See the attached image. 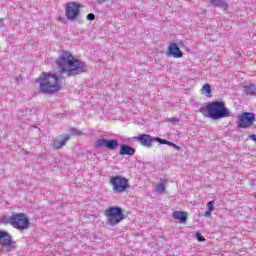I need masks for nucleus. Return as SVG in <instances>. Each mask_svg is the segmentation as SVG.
Wrapping results in <instances>:
<instances>
[{
  "label": "nucleus",
  "instance_id": "7",
  "mask_svg": "<svg viewBox=\"0 0 256 256\" xmlns=\"http://www.w3.org/2000/svg\"><path fill=\"white\" fill-rule=\"evenodd\" d=\"M83 9V5L79 2H69L65 7V15L68 21H77Z\"/></svg>",
  "mask_w": 256,
  "mask_h": 256
},
{
  "label": "nucleus",
  "instance_id": "1",
  "mask_svg": "<svg viewBox=\"0 0 256 256\" xmlns=\"http://www.w3.org/2000/svg\"><path fill=\"white\" fill-rule=\"evenodd\" d=\"M56 65L59 73L66 75V77H75V75H81V73H86L87 71L85 62L73 56L69 51H64L60 54L56 60Z\"/></svg>",
  "mask_w": 256,
  "mask_h": 256
},
{
  "label": "nucleus",
  "instance_id": "16",
  "mask_svg": "<svg viewBox=\"0 0 256 256\" xmlns=\"http://www.w3.org/2000/svg\"><path fill=\"white\" fill-rule=\"evenodd\" d=\"M246 95L255 96L256 95V86L255 84H250L244 87Z\"/></svg>",
  "mask_w": 256,
  "mask_h": 256
},
{
  "label": "nucleus",
  "instance_id": "12",
  "mask_svg": "<svg viewBox=\"0 0 256 256\" xmlns=\"http://www.w3.org/2000/svg\"><path fill=\"white\" fill-rule=\"evenodd\" d=\"M69 139H71V136L69 134H64L63 139L59 140V139H54L52 141V146L56 149H63V147H65V145H67V141H69Z\"/></svg>",
  "mask_w": 256,
  "mask_h": 256
},
{
  "label": "nucleus",
  "instance_id": "15",
  "mask_svg": "<svg viewBox=\"0 0 256 256\" xmlns=\"http://www.w3.org/2000/svg\"><path fill=\"white\" fill-rule=\"evenodd\" d=\"M117 147H119V141H117L116 139L107 140L106 149L114 151V149H117Z\"/></svg>",
  "mask_w": 256,
  "mask_h": 256
},
{
  "label": "nucleus",
  "instance_id": "24",
  "mask_svg": "<svg viewBox=\"0 0 256 256\" xmlns=\"http://www.w3.org/2000/svg\"><path fill=\"white\" fill-rule=\"evenodd\" d=\"M155 141H157L161 145H167V140H165V139L155 138Z\"/></svg>",
  "mask_w": 256,
  "mask_h": 256
},
{
  "label": "nucleus",
  "instance_id": "27",
  "mask_svg": "<svg viewBox=\"0 0 256 256\" xmlns=\"http://www.w3.org/2000/svg\"><path fill=\"white\" fill-rule=\"evenodd\" d=\"M166 145H169L170 147H175V143L170 142L167 140Z\"/></svg>",
  "mask_w": 256,
  "mask_h": 256
},
{
  "label": "nucleus",
  "instance_id": "28",
  "mask_svg": "<svg viewBox=\"0 0 256 256\" xmlns=\"http://www.w3.org/2000/svg\"><path fill=\"white\" fill-rule=\"evenodd\" d=\"M109 0H95L96 3H107Z\"/></svg>",
  "mask_w": 256,
  "mask_h": 256
},
{
  "label": "nucleus",
  "instance_id": "6",
  "mask_svg": "<svg viewBox=\"0 0 256 256\" xmlns=\"http://www.w3.org/2000/svg\"><path fill=\"white\" fill-rule=\"evenodd\" d=\"M105 217L108 219V225H117L127 219V215L119 206L109 207L105 210Z\"/></svg>",
  "mask_w": 256,
  "mask_h": 256
},
{
  "label": "nucleus",
  "instance_id": "4",
  "mask_svg": "<svg viewBox=\"0 0 256 256\" xmlns=\"http://www.w3.org/2000/svg\"><path fill=\"white\" fill-rule=\"evenodd\" d=\"M1 221L4 225H12L18 231H25V229H29L30 225L29 217L23 213H15L9 217L5 216Z\"/></svg>",
  "mask_w": 256,
  "mask_h": 256
},
{
  "label": "nucleus",
  "instance_id": "5",
  "mask_svg": "<svg viewBox=\"0 0 256 256\" xmlns=\"http://www.w3.org/2000/svg\"><path fill=\"white\" fill-rule=\"evenodd\" d=\"M109 183L112 187L113 193H127L129 189H131V185L129 184V179L123 176H111L109 179Z\"/></svg>",
  "mask_w": 256,
  "mask_h": 256
},
{
  "label": "nucleus",
  "instance_id": "30",
  "mask_svg": "<svg viewBox=\"0 0 256 256\" xmlns=\"http://www.w3.org/2000/svg\"><path fill=\"white\" fill-rule=\"evenodd\" d=\"M174 149H176V151H181V147L177 146V144H175V146H173Z\"/></svg>",
  "mask_w": 256,
  "mask_h": 256
},
{
  "label": "nucleus",
  "instance_id": "26",
  "mask_svg": "<svg viewBox=\"0 0 256 256\" xmlns=\"http://www.w3.org/2000/svg\"><path fill=\"white\" fill-rule=\"evenodd\" d=\"M213 212H211V210H207L205 213H204V217H211Z\"/></svg>",
  "mask_w": 256,
  "mask_h": 256
},
{
  "label": "nucleus",
  "instance_id": "19",
  "mask_svg": "<svg viewBox=\"0 0 256 256\" xmlns=\"http://www.w3.org/2000/svg\"><path fill=\"white\" fill-rule=\"evenodd\" d=\"M165 183H167V180L162 179L161 182L158 185H156L157 193H165Z\"/></svg>",
  "mask_w": 256,
  "mask_h": 256
},
{
  "label": "nucleus",
  "instance_id": "21",
  "mask_svg": "<svg viewBox=\"0 0 256 256\" xmlns=\"http://www.w3.org/2000/svg\"><path fill=\"white\" fill-rule=\"evenodd\" d=\"M215 201H209L207 204H206V207H207V211H215Z\"/></svg>",
  "mask_w": 256,
  "mask_h": 256
},
{
  "label": "nucleus",
  "instance_id": "3",
  "mask_svg": "<svg viewBox=\"0 0 256 256\" xmlns=\"http://www.w3.org/2000/svg\"><path fill=\"white\" fill-rule=\"evenodd\" d=\"M199 111L204 117H208V119H213L214 121L230 117L231 115L223 101L207 103L204 106H201Z\"/></svg>",
  "mask_w": 256,
  "mask_h": 256
},
{
  "label": "nucleus",
  "instance_id": "17",
  "mask_svg": "<svg viewBox=\"0 0 256 256\" xmlns=\"http://www.w3.org/2000/svg\"><path fill=\"white\" fill-rule=\"evenodd\" d=\"M209 2L212 5H215V7H221L224 9V11H227V3H225L223 0H209Z\"/></svg>",
  "mask_w": 256,
  "mask_h": 256
},
{
  "label": "nucleus",
  "instance_id": "25",
  "mask_svg": "<svg viewBox=\"0 0 256 256\" xmlns=\"http://www.w3.org/2000/svg\"><path fill=\"white\" fill-rule=\"evenodd\" d=\"M87 19H88V21H95V14H93V13L88 14Z\"/></svg>",
  "mask_w": 256,
  "mask_h": 256
},
{
  "label": "nucleus",
  "instance_id": "9",
  "mask_svg": "<svg viewBox=\"0 0 256 256\" xmlns=\"http://www.w3.org/2000/svg\"><path fill=\"white\" fill-rule=\"evenodd\" d=\"M17 242L14 241L13 237L7 231H0V246L5 249L7 253L15 250Z\"/></svg>",
  "mask_w": 256,
  "mask_h": 256
},
{
  "label": "nucleus",
  "instance_id": "23",
  "mask_svg": "<svg viewBox=\"0 0 256 256\" xmlns=\"http://www.w3.org/2000/svg\"><path fill=\"white\" fill-rule=\"evenodd\" d=\"M195 237H196L197 241H200V242L205 241V238L199 232L196 233Z\"/></svg>",
  "mask_w": 256,
  "mask_h": 256
},
{
  "label": "nucleus",
  "instance_id": "14",
  "mask_svg": "<svg viewBox=\"0 0 256 256\" xmlns=\"http://www.w3.org/2000/svg\"><path fill=\"white\" fill-rule=\"evenodd\" d=\"M120 155H130L133 156L135 155V148L128 146V145H122L120 147L119 151Z\"/></svg>",
  "mask_w": 256,
  "mask_h": 256
},
{
  "label": "nucleus",
  "instance_id": "29",
  "mask_svg": "<svg viewBox=\"0 0 256 256\" xmlns=\"http://www.w3.org/2000/svg\"><path fill=\"white\" fill-rule=\"evenodd\" d=\"M250 139H252V141L256 142V135L255 134L250 135Z\"/></svg>",
  "mask_w": 256,
  "mask_h": 256
},
{
  "label": "nucleus",
  "instance_id": "10",
  "mask_svg": "<svg viewBox=\"0 0 256 256\" xmlns=\"http://www.w3.org/2000/svg\"><path fill=\"white\" fill-rule=\"evenodd\" d=\"M136 139L142 147H147L148 149L153 147V137L149 134H140Z\"/></svg>",
  "mask_w": 256,
  "mask_h": 256
},
{
  "label": "nucleus",
  "instance_id": "31",
  "mask_svg": "<svg viewBox=\"0 0 256 256\" xmlns=\"http://www.w3.org/2000/svg\"><path fill=\"white\" fill-rule=\"evenodd\" d=\"M171 121H179L177 118L172 119Z\"/></svg>",
  "mask_w": 256,
  "mask_h": 256
},
{
  "label": "nucleus",
  "instance_id": "11",
  "mask_svg": "<svg viewBox=\"0 0 256 256\" xmlns=\"http://www.w3.org/2000/svg\"><path fill=\"white\" fill-rule=\"evenodd\" d=\"M168 53L175 59H181V57H183V52L181 51L179 46H177V44L175 43H170L168 47Z\"/></svg>",
  "mask_w": 256,
  "mask_h": 256
},
{
  "label": "nucleus",
  "instance_id": "13",
  "mask_svg": "<svg viewBox=\"0 0 256 256\" xmlns=\"http://www.w3.org/2000/svg\"><path fill=\"white\" fill-rule=\"evenodd\" d=\"M172 216L176 221H179V223H187V217H189V214L185 211H174Z\"/></svg>",
  "mask_w": 256,
  "mask_h": 256
},
{
  "label": "nucleus",
  "instance_id": "22",
  "mask_svg": "<svg viewBox=\"0 0 256 256\" xmlns=\"http://www.w3.org/2000/svg\"><path fill=\"white\" fill-rule=\"evenodd\" d=\"M70 133H72V135H77V136L83 135V132H81L80 130H77L75 128H71Z\"/></svg>",
  "mask_w": 256,
  "mask_h": 256
},
{
  "label": "nucleus",
  "instance_id": "20",
  "mask_svg": "<svg viewBox=\"0 0 256 256\" xmlns=\"http://www.w3.org/2000/svg\"><path fill=\"white\" fill-rule=\"evenodd\" d=\"M96 147H107V139L97 140Z\"/></svg>",
  "mask_w": 256,
  "mask_h": 256
},
{
  "label": "nucleus",
  "instance_id": "8",
  "mask_svg": "<svg viewBox=\"0 0 256 256\" xmlns=\"http://www.w3.org/2000/svg\"><path fill=\"white\" fill-rule=\"evenodd\" d=\"M256 118L253 112H242L238 115L237 125L240 129H249L255 124Z\"/></svg>",
  "mask_w": 256,
  "mask_h": 256
},
{
  "label": "nucleus",
  "instance_id": "18",
  "mask_svg": "<svg viewBox=\"0 0 256 256\" xmlns=\"http://www.w3.org/2000/svg\"><path fill=\"white\" fill-rule=\"evenodd\" d=\"M201 94L206 95L207 97H211V85L206 83L201 88Z\"/></svg>",
  "mask_w": 256,
  "mask_h": 256
},
{
  "label": "nucleus",
  "instance_id": "2",
  "mask_svg": "<svg viewBox=\"0 0 256 256\" xmlns=\"http://www.w3.org/2000/svg\"><path fill=\"white\" fill-rule=\"evenodd\" d=\"M37 81L39 83L40 92L46 95L59 93V90L63 87L59 76L51 72H43Z\"/></svg>",
  "mask_w": 256,
  "mask_h": 256
}]
</instances>
